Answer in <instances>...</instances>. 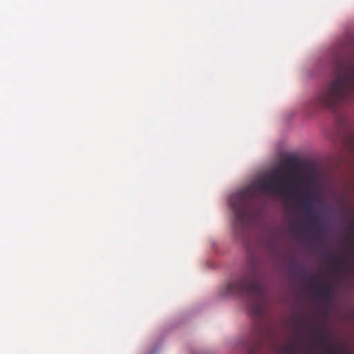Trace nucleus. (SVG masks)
Listing matches in <instances>:
<instances>
[{"instance_id":"obj_1","label":"nucleus","mask_w":354,"mask_h":354,"mask_svg":"<svg viewBox=\"0 0 354 354\" xmlns=\"http://www.w3.org/2000/svg\"><path fill=\"white\" fill-rule=\"evenodd\" d=\"M330 68L334 80L311 101L315 110H334L339 104L354 99V57L338 49L332 53Z\"/></svg>"},{"instance_id":"obj_2","label":"nucleus","mask_w":354,"mask_h":354,"mask_svg":"<svg viewBox=\"0 0 354 354\" xmlns=\"http://www.w3.org/2000/svg\"><path fill=\"white\" fill-rule=\"evenodd\" d=\"M290 174L276 169L265 178H261L249 187L238 192L230 198L234 212V227L243 230L250 218V205L257 196V189L268 194L293 196Z\"/></svg>"},{"instance_id":"obj_3","label":"nucleus","mask_w":354,"mask_h":354,"mask_svg":"<svg viewBox=\"0 0 354 354\" xmlns=\"http://www.w3.org/2000/svg\"><path fill=\"white\" fill-rule=\"evenodd\" d=\"M227 295L245 297L250 314L257 318L265 316L268 298L265 286L257 281L254 273L232 280L226 286Z\"/></svg>"},{"instance_id":"obj_4","label":"nucleus","mask_w":354,"mask_h":354,"mask_svg":"<svg viewBox=\"0 0 354 354\" xmlns=\"http://www.w3.org/2000/svg\"><path fill=\"white\" fill-rule=\"evenodd\" d=\"M251 336L254 342L248 348V354H255L262 348L266 339H272L273 334L264 325L258 324L254 327Z\"/></svg>"},{"instance_id":"obj_5","label":"nucleus","mask_w":354,"mask_h":354,"mask_svg":"<svg viewBox=\"0 0 354 354\" xmlns=\"http://www.w3.org/2000/svg\"><path fill=\"white\" fill-rule=\"evenodd\" d=\"M313 197L311 194H308L306 197L299 201V204L304 206L306 213L308 216V221L310 226L316 230L317 237L319 241H322V234L324 231V227L321 225L318 216L314 215L312 207Z\"/></svg>"},{"instance_id":"obj_6","label":"nucleus","mask_w":354,"mask_h":354,"mask_svg":"<svg viewBox=\"0 0 354 354\" xmlns=\"http://www.w3.org/2000/svg\"><path fill=\"white\" fill-rule=\"evenodd\" d=\"M318 276L315 275L313 277H310V288L312 293L317 295L322 300L328 301L331 297V286L330 284L324 283L321 285L316 283L315 278Z\"/></svg>"},{"instance_id":"obj_7","label":"nucleus","mask_w":354,"mask_h":354,"mask_svg":"<svg viewBox=\"0 0 354 354\" xmlns=\"http://www.w3.org/2000/svg\"><path fill=\"white\" fill-rule=\"evenodd\" d=\"M328 259L332 261L337 271H341L342 268L346 266H348L349 269L351 268V266H348L347 261L344 259L343 255H339L337 258L329 256Z\"/></svg>"},{"instance_id":"obj_8","label":"nucleus","mask_w":354,"mask_h":354,"mask_svg":"<svg viewBox=\"0 0 354 354\" xmlns=\"http://www.w3.org/2000/svg\"><path fill=\"white\" fill-rule=\"evenodd\" d=\"M297 348L298 346L296 343H289L282 347V353L285 354H295Z\"/></svg>"},{"instance_id":"obj_9","label":"nucleus","mask_w":354,"mask_h":354,"mask_svg":"<svg viewBox=\"0 0 354 354\" xmlns=\"http://www.w3.org/2000/svg\"><path fill=\"white\" fill-rule=\"evenodd\" d=\"M349 242L352 245L351 250V256L354 258V222L349 225Z\"/></svg>"},{"instance_id":"obj_10","label":"nucleus","mask_w":354,"mask_h":354,"mask_svg":"<svg viewBox=\"0 0 354 354\" xmlns=\"http://www.w3.org/2000/svg\"><path fill=\"white\" fill-rule=\"evenodd\" d=\"M316 335L318 338V342L319 344H322V345H325V339H324V335H322V332L320 330H316Z\"/></svg>"},{"instance_id":"obj_11","label":"nucleus","mask_w":354,"mask_h":354,"mask_svg":"<svg viewBox=\"0 0 354 354\" xmlns=\"http://www.w3.org/2000/svg\"><path fill=\"white\" fill-rule=\"evenodd\" d=\"M292 231H297V227L296 225H292Z\"/></svg>"},{"instance_id":"obj_12","label":"nucleus","mask_w":354,"mask_h":354,"mask_svg":"<svg viewBox=\"0 0 354 354\" xmlns=\"http://www.w3.org/2000/svg\"><path fill=\"white\" fill-rule=\"evenodd\" d=\"M328 351H329L330 354H331V353H332V352H333L332 349L328 348Z\"/></svg>"}]
</instances>
